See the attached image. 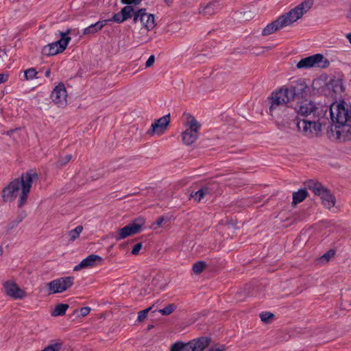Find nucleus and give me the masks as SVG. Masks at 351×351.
<instances>
[{
    "mask_svg": "<svg viewBox=\"0 0 351 351\" xmlns=\"http://www.w3.org/2000/svg\"><path fill=\"white\" fill-rule=\"evenodd\" d=\"M293 110L298 115L304 117L300 119L298 116L293 119L298 131L308 137L318 135L322 130V126L326 124L328 118L325 117L326 110L316 106L311 101L304 100L298 102Z\"/></svg>",
    "mask_w": 351,
    "mask_h": 351,
    "instance_id": "obj_1",
    "label": "nucleus"
},
{
    "mask_svg": "<svg viewBox=\"0 0 351 351\" xmlns=\"http://www.w3.org/2000/svg\"><path fill=\"white\" fill-rule=\"evenodd\" d=\"M133 21L135 23L139 21L143 25L140 32L142 36L138 37V41L141 43H147L150 41L151 37L149 36L148 32L156 25L154 15L147 13L145 8H141L135 12Z\"/></svg>",
    "mask_w": 351,
    "mask_h": 351,
    "instance_id": "obj_2",
    "label": "nucleus"
},
{
    "mask_svg": "<svg viewBox=\"0 0 351 351\" xmlns=\"http://www.w3.org/2000/svg\"><path fill=\"white\" fill-rule=\"evenodd\" d=\"M329 114L332 122L336 125L351 123V106L343 100L331 106Z\"/></svg>",
    "mask_w": 351,
    "mask_h": 351,
    "instance_id": "obj_3",
    "label": "nucleus"
},
{
    "mask_svg": "<svg viewBox=\"0 0 351 351\" xmlns=\"http://www.w3.org/2000/svg\"><path fill=\"white\" fill-rule=\"evenodd\" d=\"M313 0H305L289 12L279 16L280 23L284 27L291 25L300 19L313 5Z\"/></svg>",
    "mask_w": 351,
    "mask_h": 351,
    "instance_id": "obj_4",
    "label": "nucleus"
},
{
    "mask_svg": "<svg viewBox=\"0 0 351 351\" xmlns=\"http://www.w3.org/2000/svg\"><path fill=\"white\" fill-rule=\"evenodd\" d=\"M184 125L186 128L182 133V142L186 145H191L196 141L199 136L201 124L193 115L187 114Z\"/></svg>",
    "mask_w": 351,
    "mask_h": 351,
    "instance_id": "obj_5",
    "label": "nucleus"
},
{
    "mask_svg": "<svg viewBox=\"0 0 351 351\" xmlns=\"http://www.w3.org/2000/svg\"><path fill=\"white\" fill-rule=\"evenodd\" d=\"M330 64L329 61L321 53H316L313 56L301 59L296 64L299 69H309L312 67L327 68Z\"/></svg>",
    "mask_w": 351,
    "mask_h": 351,
    "instance_id": "obj_6",
    "label": "nucleus"
},
{
    "mask_svg": "<svg viewBox=\"0 0 351 351\" xmlns=\"http://www.w3.org/2000/svg\"><path fill=\"white\" fill-rule=\"evenodd\" d=\"M268 99L270 103L269 113L271 115H273L275 111L283 107H289L287 104L291 102L287 95V92L285 90L284 88H281L278 91L272 93Z\"/></svg>",
    "mask_w": 351,
    "mask_h": 351,
    "instance_id": "obj_7",
    "label": "nucleus"
},
{
    "mask_svg": "<svg viewBox=\"0 0 351 351\" xmlns=\"http://www.w3.org/2000/svg\"><path fill=\"white\" fill-rule=\"evenodd\" d=\"M34 179H38V174L28 171L21 175V194L19 199V207L21 208L27 202Z\"/></svg>",
    "mask_w": 351,
    "mask_h": 351,
    "instance_id": "obj_8",
    "label": "nucleus"
},
{
    "mask_svg": "<svg viewBox=\"0 0 351 351\" xmlns=\"http://www.w3.org/2000/svg\"><path fill=\"white\" fill-rule=\"evenodd\" d=\"M74 277L66 276L53 280L47 284L49 293H62L74 284Z\"/></svg>",
    "mask_w": 351,
    "mask_h": 351,
    "instance_id": "obj_9",
    "label": "nucleus"
},
{
    "mask_svg": "<svg viewBox=\"0 0 351 351\" xmlns=\"http://www.w3.org/2000/svg\"><path fill=\"white\" fill-rule=\"evenodd\" d=\"M306 88L307 86L302 80L293 82L289 87L284 88L285 90L287 92V95L291 101L302 98Z\"/></svg>",
    "mask_w": 351,
    "mask_h": 351,
    "instance_id": "obj_10",
    "label": "nucleus"
},
{
    "mask_svg": "<svg viewBox=\"0 0 351 351\" xmlns=\"http://www.w3.org/2000/svg\"><path fill=\"white\" fill-rule=\"evenodd\" d=\"M3 287L5 290V293L14 300L23 299L27 295L26 292L21 289L13 280L4 282Z\"/></svg>",
    "mask_w": 351,
    "mask_h": 351,
    "instance_id": "obj_11",
    "label": "nucleus"
},
{
    "mask_svg": "<svg viewBox=\"0 0 351 351\" xmlns=\"http://www.w3.org/2000/svg\"><path fill=\"white\" fill-rule=\"evenodd\" d=\"M170 114L165 115L156 120L147 130V134L150 136L162 134L166 131L167 128L170 123Z\"/></svg>",
    "mask_w": 351,
    "mask_h": 351,
    "instance_id": "obj_12",
    "label": "nucleus"
},
{
    "mask_svg": "<svg viewBox=\"0 0 351 351\" xmlns=\"http://www.w3.org/2000/svg\"><path fill=\"white\" fill-rule=\"evenodd\" d=\"M21 186V178L15 179L9 183L2 191V197L5 202H11L14 200L16 196L18 191Z\"/></svg>",
    "mask_w": 351,
    "mask_h": 351,
    "instance_id": "obj_13",
    "label": "nucleus"
},
{
    "mask_svg": "<svg viewBox=\"0 0 351 351\" xmlns=\"http://www.w3.org/2000/svg\"><path fill=\"white\" fill-rule=\"evenodd\" d=\"M66 90L62 83H60L56 86L51 95L53 102L59 107L64 106L66 104Z\"/></svg>",
    "mask_w": 351,
    "mask_h": 351,
    "instance_id": "obj_14",
    "label": "nucleus"
},
{
    "mask_svg": "<svg viewBox=\"0 0 351 351\" xmlns=\"http://www.w3.org/2000/svg\"><path fill=\"white\" fill-rule=\"evenodd\" d=\"M141 229V224H137L135 222H133L119 229L117 232L114 238L117 241L124 239L129 236L138 233Z\"/></svg>",
    "mask_w": 351,
    "mask_h": 351,
    "instance_id": "obj_15",
    "label": "nucleus"
},
{
    "mask_svg": "<svg viewBox=\"0 0 351 351\" xmlns=\"http://www.w3.org/2000/svg\"><path fill=\"white\" fill-rule=\"evenodd\" d=\"M104 261L102 257L97 254H90L83 259L80 264L75 266L74 271H80L82 269L93 267L101 265Z\"/></svg>",
    "mask_w": 351,
    "mask_h": 351,
    "instance_id": "obj_16",
    "label": "nucleus"
},
{
    "mask_svg": "<svg viewBox=\"0 0 351 351\" xmlns=\"http://www.w3.org/2000/svg\"><path fill=\"white\" fill-rule=\"evenodd\" d=\"M135 12L132 5H126L123 7L119 12L114 14L112 18L108 19V21L121 23L134 16Z\"/></svg>",
    "mask_w": 351,
    "mask_h": 351,
    "instance_id": "obj_17",
    "label": "nucleus"
},
{
    "mask_svg": "<svg viewBox=\"0 0 351 351\" xmlns=\"http://www.w3.org/2000/svg\"><path fill=\"white\" fill-rule=\"evenodd\" d=\"M335 130L338 139L343 141L351 140V123L335 125Z\"/></svg>",
    "mask_w": 351,
    "mask_h": 351,
    "instance_id": "obj_18",
    "label": "nucleus"
},
{
    "mask_svg": "<svg viewBox=\"0 0 351 351\" xmlns=\"http://www.w3.org/2000/svg\"><path fill=\"white\" fill-rule=\"evenodd\" d=\"M71 32V29H67L66 32H60V36H61V38L56 42H53V43L56 44V46H58V49L62 52L66 49L68 43L71 40V37L69 36V34H70Z\"/></svg>",
    "mask_w": 351,
    "mask_h": 351,
    "instance_id": "obj_19",
    "label": "nucleus"
},
{
    "mask_svg": "<svg viewBox=\"0 0 351 351\" xmlns=\"http://www.w3.org/2000/svg\"><path fill=\"white\" fill-rule=\"evenodd\" d=\"M195 351H202L208 346L210 343V338L201 337L191 341Z\"/></svg>",
    "mask_w": 351,
    "mask_h": 351,
    "instance_id": "obj_20",
    "label": "nucleus"
},
{
    "mask_svg": "<svg viewBox=\"0 0 351 351\" xmlns=\"http://www.w3.org/2000/svg\"><path fill=\"white\" fill-rule=\"evenodd\" d=\"M307 188L312 191L315 195L321 197L328 190L321 183L309 180L306 183Z\"/></svg>",
    "mask_w": 351,
    "mask_h": 351,
    "instance_id": "obj_21",
    "label": "nucleus"
},
{
    "mask_svg": "<svg viewBox=\"0 0 351 351\" xmlns=\"http://www.w3.org/2000/svg\"><path fill=\"white\" fill-rule=\"evenodd\" d=\"M219 8L217 1H212L205 6H202L199 9V12L204 16H211L214 14L217 10Z\"/></svg>",
    "mask_w": 351,
    "mask_h": 351,
    "instance_id": "obj_22",
    "label": "nucleus"
},
{
    "mask_svg": "<svg viewBox=\"0 0 351 351\" xmlns=\"http://www.w3.org/2000/svg\"><path fill=\"white\" fill-rule=\"evenodd\" d=\"M320 198L324 206L328 210H330L335 204L336 198L328 189L325 191V193L320 197Z\"/></svg>",
    "mask_w": 351,
    "mask_h": 351,
    "instance_id": "obj_23",
    "label": "nucleus"
},
{
    "mask_svg": "<svg viewBox=\"0 0 351 351\" xmlns=\"http://www.w3.org/2000/svg\"><path fill=\"white\" fill-rule=\"evenodd\" d=\"M108 21V19L97 21L95 24H92L86 28H85L83 30V34L84 35L94 34L96 32H98L100 30H101V29L107 24V22Z\"/></svg>",
    "mask_w": 351,
    "mask_h": 351,
    "instance_id": "obj_24",
    "label": "nucleus"
},
{
    "mask_svg": "<svg viewBox=\"0 0 351 351\" xmlns=\"http://www.w3.org/2000/svg\"><path fill=\"white\" fill-rule=\"evenodd\" d=\"M284 26L280 23V20L278 18L272 23L268 24L263 30V36H268L275 32L276 31L282 29Z\"/></svg>",
    "mask_w": 351,
    "mask_h": 351,
    "instance_id": "obj_25",
    "label": "nucleus"
},
{
    "mask_svg": "<svg viewBox=\"0 0 351 351\" xmlns=\"http://www.w3.org/2000/svg\"><path fill=\"white\" fill-rule=\"evenodd\" d=\"M202 188L206 195H212L219 193V183L215 181L206 183Z\"/></svg>",
    "mask_w": 351,
    "mask_h": 351,
    "instance_id": "obj_26",
    "label": "nucleus"
},
{
    "mask_svg": "<svg viewBox=\"0 0 351 351\" xmlns=\"http://www.w3.org/2000/svg\"><path fill=\"white\" fill-rule=\"evenodd\" d=\"M42 53L45 56H51L62 53V51L58 49V46H56V44L52 43L45 46L42 50Z\"/></svg>",
    "mask_w": 351,
    "mask_h": 351,
    "instance_id": "obj_27",
    "label": "nucleus"
},
{
    "mask_svg": "<svg viewBox=\"0 0 351 351\" xmlns=\"http://www.w3.org/2000/svg\"><path fill=\"white\" fill-rule=\"evenodd\" d=\"M307 196H308V192L306 189H300L297 192H294L293 193L292 204L294 205H296V204L303 202L306 198Z\"/></svg>",
    "mask_w": 351,
    "mask_h": 351,
    "instance_id": "obj_28",
    "label": "nucleus"
},
{
    "mask_svg": "<svg viewBox=\"0 0 351 351\" xmlns=\"http://www.w3.org/2000/svg\"><path fill=\"white\" fill-rule=\"evenodd\" d=\"M68 308L69 305L67 304H58L56 306L51 314L53 317L62 316L65 315Z\"/></svg>",
    "mask_w": 351,
    "mask_h": 351,
    "instance_id": "obj_29",
    "label": "nucleus"
},
{
    "mask_svg": "<svg viewBox=\"0 0 351 351\" xmlns=\"http://www.w3.org/2000/svg\"><path fill=\"white\" fill-rule=\"evenodd\" d=\"M82 230H83V226H77L75 228L69 231V241H75L77 238L79 237V236Z\"/></svg>",
    "mask_w": 351,
    "mask_h": 351,
    "instance_id": "obj_30",
    "label": "nucleus"
},
{
    "mask_svg": "<svg viewBox=\"0 0 351 351\" xmlns=\"http://www.w3.org/2000/svg\"><path fill=\"white\" fill-rule=\"evenodd\" d=\"M206 266V264L204 261H197L193 264L192 269L193 273L195 274H199L203 271Z\"/></svg>",
    "mask_w": 351,
    "mask_h": 351,
    "instance_id": "obj_31",
    "label": "nucleus"
},
{
    "mask_svg": "<svg viewBox=\"0 0 351 351\" xmlns=\"http://www.w3.org/2000/svg\"><path fill=\"white\" fill-rule=\"evenodd\" d=\"M176 308H177V306L175 304L171 303V304H169L165 308L160 309L158 311V312L163 315H169L170 314H171L173 312L175 311Z\"/></svg>",
    "mask_w": 351,
    "mask_h": 351,
    "instance_id": "obj_32",
    "label": "nucleus"
},
{
    "mask_svg": "<svg viewBox=\"0 0 351 351\" xmlns=\"http://www.w3.org/2000/svg\"><path fill=\"white\" fill-rule=\"evenodd\" d=\"M63 343L62 341H56L45 347L41 351H60L62 348Z\"/></svg>",
    "mask_w": 351,
    "mask_h": 351,
    "instance_id": "obj_33",
    "label": "nucleus"
},
{
    "mask_svg": "<svg viewBox=\"0 0 351 351\" xmlns=\"http://www.w3.org/2000/svg\"><path fill=\"white\" fill-rule=\"evenodd\" d=\"M335 254L334 250H330L324 254L319 258V261L322 263H327L330 259L333 257Z\"/></svg>",
    "mask_w": 351,
    "mask_h": 351,
    "instance_id": "obj_34",
    "label": "nucleus"
},
{
    "mask_svg": "<svg viewBox=\"0 0 351 351\" xmlns=\"http://www.w3.org/2000/svg\"><path fill=\"white\" fill-rule=\"evenodd\" d=\"M26 217V213L23 210L21 211L16 219L12 222H10V228H13L14 227L16 226L20 222H21Z\"/></svg>",
    "mask_w": 351,
    "mask_h": 351,
    "instance_id": "obj_35",
    "label": "nucleus"
},
{
    "mask_svg": "<svg viewBox=\"0 0 351 351\" xmlns=\"http://www.w3.org/2000/svg\"><path fill=\"white\" fill-rule=\"evenodd\" d=\"M274 317V315L269 312H263L260 314V318L261 321L264 323H269L270 319H271Z\"/></svg>",
    "mask_w": 351,
    "mask_h": 351,
    "instance_id": "obj_36",
    "label": "nucleus"
},
{
    "mask_svg": "<svg viewBox=\"0 0 351 351\" xmlns=\"http://www.w3.org/2000/svg\"><path fill=\"white\" fill-rule=\"evenodd\" d=\"M37 71L35 69L31 68L28 69L25 71V77L26 80H33L36 77Z\"/></svg>",
    "mask_w": 351,
    "mask_h": 351,
    "instance_id": "obj_37",
    "label": "nucleus"
},
{
    "mask_svg": "<svg viewBox=\"0 0 351 351\" xmlns=\"http://www.w3.org/2000/svg\"><path fill=\"white\" fill-rule=\"evenodd\" d=\"M72 158V156L71 154H67L64 157L59 158L57 162V166L58 167H62L66 165Z\"/></svg>",
    "mask_w": 351,
    "mask_h": 351,
    "instance_id": "obj_38",
    "label": "nucleus"
},
{
    "mask_svg": "<svg viewBox=\"0 0 351 351\" xmlns=\"http://www.w3.org/2000/svg\"><path fill=\"white\" fill-rule=\"evenodd\" d=\"M184 343L182 341H177L171 345L169 351H183Z\"/></svg>",
    "mask_w": 351,
    "mask_h": 351,
    "instance_id": "obj_39",
    "label": "nucleus"
},
{
    "mask_svg": "<svg viewBox=\"0 0 351 351\" xmlns=\"http://www.w3.org/2000/svg\"><path fill=\"white\" fill-rule=\"evenodd\" d=\"M152 309V307H149L143 311H141L138 313V321L143 322L147 316L148 312Z\"/></svg>",
    "mask_w": 351,
    "mask_h": 351,
    "instance_id": "obj_40",
    "label": "nucleus"
},
{
    "mask_svg": "<svg viewBox=\"0 0 351 351\" xmlns=\"http://www.w3.org/2000/svg\"><path fill=\"white\" fill-rule=\"evenodd\" d=\"M197 202H200L201 199L206 196V193L204 192L203 188H201L199 190L196 191L193 195H192Z\"/></svg>",
    "mask_w": 351,
    "mask_h": 351,
    "instance_id": "obj_41",
    "label": "nucleus"
},
{
    "mask_svg": "<svg viewBox=\"0 0 351 351\" xmlns=\"http://www.w3.org/2000/svg\"><path fill=\"white\" fill-rule=\"evenodd\" d=\"M143 245L141 243H136L132 250V254L133 255H137L139 253V251L141 250Z\"/></svg>",
    "mask_w": 351,
    "mask_h": 351,
    "instance_id": "obj_42",
    "label": "nucleus"
},
{
    "mask_svg": "<svg viewBox=\"0 0 351 351\" xmlns=\"http://www.w3.org/2000/svg\"><path fill=\"white\" fill-rule=\"evenodd\" d=\"M155 61V57L154 55H152L149 57L148 60L145 62V68H149L152 66Z\"/></svg>",
    "mask_w": 351,
    "mask_h": 351,
    "instance_id": "obj_43",
    "label": "nucleus"
},
{
    "mask_svg": "<svg viewBox=\"0 0 351 351\" xmlns=\"http://www.w3.org/2000/svg\"><path fill=\"white\" fill-rule=\"evenodd\" d=\"M90 311V308L88 306L82 307L80 308V315L82 317H85L89 314Z\"/></svg>",
    "mask_w": 351,
    "mask_h": 351,
    "instance_id": "obj_44",
    "label": "nucleus"
},
{
    "mask_svg": "<svg viewBox=\"0 0 351 351\" xmlns=\"http://www.w3.org/2000/svg\"><path fill=\"white\" fill-rule=\"evenodd\" d=\"M183 351H195L191 341L184 343Z\"/></svg>",
    "mask_w": 351,
    "mask_h": 351,
    "instance_id": "obj_45",
    "label": "nucleus"
},
{
    "mask_svg": "<svg viewBox=\"0 0 351 351\" xmlns=\"http://www.w3.org/2000/svg\"><path fill=\"white\" fill-rule=\"evenodd\" d=\"M8 74L0 73V84L5 83L8 80Z\"/></svg>",
    "mask_w": 351,
    "mask_h": 351,
    "instance_id": "obj_46",
    "label": "nucleus"
},
{
    "mask_svg": "<svg viewBox=\"0 0 351 351\" xmlns=\"http://www.w3.org/2000/svg\"><path fill=\"white\" fill-rule=\"evenodd\" d=\"M164 220L165 218L163 216L159 217L155 221L154 224H156L157 226H160L163 223Z\"/></svg>",
    "mask_w": 351,
    "mask_h": 351,
    "instance_id": "obj_47",
    "label": "nucleus"
},
{
    "mask_svg": "<svg viewBox=\"0 0 351 351\" xmlns=\"http://www.w3.org/2000/svg\"><path fill=\"white\" fill-rule=\"evenodd\" d=\"M210 350L211 351H224L226 350V346L224 345H221L218 348L212 347Z\"/></svg>",
    "mask_w": 351,
    "mask_h": 351,
    "instance_id": "obj_48",
    "label": "nucleus"
},
{
    "mask_svg": "<svg viewBox=\"0 0 351 351\" xmlns=\"http://www.w3.org/2000/svg\"><path fill=\"white\" fill-rule=\"evenodd\" d=\"M121 2L127 5H134L135 0H121Z\"/></svg>",
    "mask_w": 351,
    "mask_h": 351,
    "instance_id": "obj_49",
    "label": "nucleus"
},
{
    "mask_svg": "<svg viewBox=\"0 0 351 351\" xmlns=\"http://www.w3.org/2000/svg\"><path fill=\"white\" fill-rule=\"evenodd\" d=\"M45 76L47 77H50V75H51V69H48L46 71H45Z\"/></svg>",
    "mask_w": 351,
    "mask_h": 351,
    "instance_id": "obj_50",
    "label": "nucleus"
},
{
    "mask_svg": "<svg viewBox=\"0 0 351 351\" xmlns=\"http://www.w3.org/2000/svg\"><path fill=\"white\" fill-rule=\"evenodd\" d=\"M346 38L348 39L350 43L351 44V33L346 34Z\"/></svg>",
    "mask_w": 351,
    "mask_h": 351,
    "instance_id": "obj_51",
    "label": "nucleus"
},
{
    "mask_svg": "<svg viewBox=\"0 0 351 351\" xmlns=\"http://www.w3.org/2000/svg\"><path fill=\"white\" fill-rule=\"evenodd\" d=\"M165 2L166 3V4L168 5V6H170L171 5V0H164Z\"/></svg>",
    "mask_w": 351,
    "mask_h": 351,
    "instance_id": "obj_52",
    "label": "nucleus"
},
{
    "mask_svg": "<svg viewBox=\"0 0 351 351\" xmlns=\"http://www.w3.org/2000/svg\"><path fill=\"white\" fill-rule=\"evenodd\" d=\"M142 0H135L134 5H139L141 3Z\"/></svg>",
    "mask_w": 351,
    "mask_h": 351,
    "instance_id": "obj_53",
    "label": "nucleus"
},
{
    "mask_svg": "<svg viewBox=\"0 0 351 351\" xmlns=\"http://www.w3.org/2000/svg\"><path fill=\"white\" fill-rule=\"evenodd\" d=\"M154 325L152 324H150V325H148L147 326V330H150L151 329H152L154 328Z\"/></svg>",
    "mask_w": 351,
    "mask_h": 351,
    "instance_id": "obj_54",
    "label": "nucleus"
},
{
    "mask_svg": "<svg viewBox=\"0 0 351 351\" xmlns=\"http://www.w3.org/2000/svg\"><path fill=\"white\" fill-rule=\"evenodd\" d=\"M3 254V249L0 247V256H1Z\"/></svg>",
    "mask_w": 351,
    "mask_h": 351,
    "instance_id": "obj_55",
    "label": "nucleus"
}]
</instances>
